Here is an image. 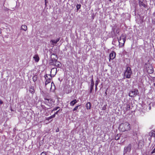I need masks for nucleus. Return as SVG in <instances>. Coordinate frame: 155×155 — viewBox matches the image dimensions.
<instances>
[{
	"label": "nucleus",
	"mask_w": 155,
	"mask_h": 155,
	"mask_svg": "<svg viewBox=\"0 0 155 155\" xmlns=\"http://www.w3.org/2000/svg\"><path fill=\"white\" fill-rule=\"evenodd\" d=\"M130 129V125L127 122L120 124L119 127V130L123 132L129 130Z\"/></svg>",
	"instance_id": "1"
},
{
	"label": "nucleus",
	"mask_w": 155,
	"mask_h": 155,
	"mask_svg": "<svg viewBox=\"0 0 155 155\" xmlns=\"http://www.w3.org/2000/svg\"><path fill=\"white\" fill-rule=\"evenodd\" d=\"M58 130H56V132H58Z\"/></svg>",
	"instance_id": "43"
},
{
	"label": "nucleus",
	"mask_w": 155,
	"mask_h": 155,
	"mask_svg": "<svg viewBox=\"0 0 155 155\" xmlns=\"http://www.w3.org/2000/svg\"><path fill=\"white\" fill-rule=\"evenodd\" d=\"M130 150V147L129 146L125 147L124 149V153H126L127 152H129Z\"/></svg>",
	"instance_id": "14"
},
{
	"label": "nucleus",
	"mask_w": 155,
	"mask_h": 155,
	"mask_svg": "<svg viewBox=\"0 0 155 155\" xmlns=\"http://www.w3.org/2000/svg\"><path fill=\"white\" fill-rule=\"evenodd\" d=\"M46 77H48V76L47 75H46V76H45V78L46 79Z\"/></svg>",
	"instance_id": "35"
},
{
	"label": "nucleus",
	"mask_w": 155,
	"mask_h": 155,
	"mask_svg": "<svg viewBox=\"0 0 155 155\" xmlns=\"http://www.w3.org/2000/svg\"><path fill=\"white\" fill-rule=\"evenodd\" d=\"M91 104L90 102H87L86 105V108L87 110H89L91 109Z\"/></svg>",
	"instance_id": "11"
},
{
	"label": "nucleus",
	"mask_w": 155,
	"mask_h": 155,
	"mask_svg": "<svg viewBox=\"0 0 155 155\" xmlns=\"http://www.w3.org/2000/svg\"><path fill=\"white\" fill-rule=\"evenodd\" d=\"M54 117H55V114H54L53 115H52L50 117H47L46 119V120H50L52 118H53Z\"/></svg>",
	"instance_id": "18"
},
{
	"label": "nucleus",
	"mask_w": 155,
	"mask_h": 155,
	"mask_svg": "<svg viewBox=\"0 0 155 155\" xmlns=\"http://www.w3.org/2000/svg\"><path fill=\"white\" fill-rule=\"evenodd\" d=\"M91 84H94V82L93 81V79H92L91 80Z\"/></svg>",
	"instance_id": "30"
},
{
	"label": "nucleus",
	"mask_w": 155,
	"mask_h": 155,
	"mask_svg": "<svg viewBox=\"0 0 155 155\" xmlns=\"http://www.w3.org/2000/svg\"><path fill=\"white\" fill-rule=\"evenodd\" d=\"M2 103H3V102L2 101H0V104H2Z\"/></svg>",
	"instance_id": "33"
},
{
	"label": "nucleus",
	"mask_w": 155,
	"mask_h": 155,
	"mask_svg": "<svg viewBox=\"0 0 155 155\" xmlns=\"http://www.w3.org/2000/svg\"><path fill=\"white\" fill-rule=\"evenodd\" d=\"M41 155H46V154H45V152H42Z\"/></svg>",
	"instance_id": "31"
},
{
	"label": "nucleus",
	"mask_w": 155,
	"mask_h": 155,
	"mask_svg": "<svg viewBox=\"0 0 155 155\" xmlns=\"http://www.w3.org/2000/svg\"><path fill=\"white\" fill-rule=\"evenodd\" d=\"M95 89H96V90L97 88H96L95 87Z\"/></svg>",
	"instance_id": "44"
},
{
	"label": "nucleus",
	"mask_w": 155,
	"mask_h": 155,
	"mask_svg": "<svg viewBox=\"0 0 155 155\" xmlns=\"http://www.w3.org/2000/svg\"><path fill=\"white\" fill-rule=\"evenodd\" d=\"M124 108L126 110H130V106L129 104H127L126 107Z\"/></svg>",
	"instance_id": "19"
},
{
	"label": "nucleus",
	"mask_w": 155,
	"mask_h": 155,
	"mask_svg": "<svg viewBox=\"0 0 155 155\" xmlns=\"http://www.w3.org/2000/svg\"><path fill=\"white\" fill-rule=\"evenodd\" d=\"M79 105H78V106H76L74 108L73 110V111H75V110H76L78 109V107H79Z\"/></svg>",
	"instance_id": "26"
},
{
	"label": "nucleus",
	"mask_w": 155,
	"mask_h": 155,
	"mask_svg": "<svg viewBox=\"0 0 155 155\" xmlns=\"http://www.w3.org/2000/svg\"><path fill=\"white\" fill-rule=\"evenodd\" d=\"M61 63L60 62H59L57 60L55 61V63H54V65L55 66L59 67L61 66Z\"/></svg>",
	"instance_id": "13"
},
{
	"label": "nucleus",
	"mask_w": 155,
	"mask_h": 155,
	"mask_svg": "<svg viewBox=\"0 0 155 155\" xmlns=\"http://www.w3.org/2000/svg\"><path fill=\"white\" fill-rule=\"evenodd\" d=\"M125 39L123 36L120 37L118 39V41L119 43L120 46L122 47L123 46L125 43Z\"/></svg>",
	"instance_id": "6"
},
{
	"label": "nucleus",
	"mask_w": 155,
	"mask_h": 155,
	"mask_svg": "<svg viewBox=\"0 0 155 155\" xmlns=\"http://www.w3.org/2000/svg\"><path fill=\"white\" fill-rule=\"evenodd\" d=\"M78 101L76 99H74V100L71 101L70 103V105L71 106H73L74 105L78 102Z\"/></svg>",
	"instance_id": "12"
},
{
	"label": "nucleus",
	"mask_w": 155,
	"mask_h": 155,
	"mask_svg": "<svg viewBox=\"0 0 155 155\" xmlns=\"http://www.w3.org/2000/svg\"><path fill=\"white\" fill-rule=\"evenodd\" d=\"M1 33V30L0 29V34Z\"/></svg>",
	"instance_id": "38"
},
{
	"label": "nucleus",
	"mask_w": 155,
	"mask_h": 155,
	"mask_svg": "<svg viewBox=\"0 0 155 155\" xmlns=\"http://www.w3.org/2000/svg\"><path fill=\"white\" fill-rule=\"evenodd\" d=\"M59 108L58 107H55L53 109V111H55L57 110L58 108Z\"/></svg>",
	"instance_id": "29"
},
{
	"label": "nucleus",
	"mask_w": 155,
	"mask_h": 155,
	"mask_svg": "<svg viewBox=\"0 0 155 155\" xmlns=\"http://www.w3.org/2000/svg\"><path fill=\"white\" fill-rule=\"evenodd\" d=\"M99 82V81H97V80L95 82V87L96 88H97V86L98 85V83Z\"/></svg>",
	"instance_id": "25"
},
{
	"label": "nucleus",
	"mask_w": 155,
	"mask_h": 155,
	"mask_svg": "<svg viewBox=\"0 0 155 155\" xmlns=\"http://www.w3.org/2000/svg\"><path fill=\"white\" fill-rule=\"evenodd\" d=\"M60 40L59 38H58L56 40H52L51 41V42L52 43L53 45L57 43V42L59 41Z\"/></svg>",
	"instance_id": "10"
},
{
	"label": "nucleus",
	"mask_w": 155,
	"mask_h": 155,
	"mask_svg": "<svg viewBox=\"0 0 155 155\" xmlns=\"http://www.w3.org/2000/svg\"><path fill=\"white\" fill-rule=\"evenodd\" d=\"M150 109H151V107H150V106L149 107V109L150 110Z\"/></svg>",
	"instance_id": "36"
},
{
	"label": "nucleus",
	"mask_w": 155,
	"mask_h": 155,
	"mask_svg": "<svg viewBox=\"0 0 155 155\" xmlns=\"http://www.w3.org/2000/svg\"><path fill=\"white\" fill-rule=\"evenodd\" d=\"M149 135L150 136H153V132L152 131L149 133Z\"/></svg>",
	"instance_id": "28"
},
{
	"label": "nucleus",
	"mask_w": 155,
	"mask_h": 155,
	"mask_svg": "<svg viewBox=\"0 0 155 155\" xmlns=\"http://www.w3.org/2000/svg\"><path fill=\"white\" fill-rule=\"evenodd\" d=\"M116 53L114 51H112L110 54V59H113L115 57Z\"/></svg>",
	"instance_id": "8"
},
{
	"label": "nucleus",
	"mask_w": 155,
	"mask_h": 155,
	"mask_svg": "<svg viewBox=\"0 0 155 155\" xmlns=\"http://www.w3.org/2000/svg\"><path fill=\"white\" fill-rule=\"evenodd\" d=\"M29 91L32 94H33L34 92V89L32 88H30Z\"/></svg>",
	"instance_id": "21"
},
{
	"label": "nucleus",
	"mask_w": 155,
	"mask_h": 155,
	"mask_svg": "<svg viewBox=\"0 0 155 155\" xmlns=\"http://www.w3.org/2000/svg\"><path fill=\"white\" fill-rule=\"evenodd\" d=\"M94 86V84H91V89H90V93L92 91L93 88V87Z\"/></svg>",
	"instance_id": "24"
},
{
	"label": "nucleus",
	"mask_w": 155,
	"mask_h": 155,
	"mask_svg": "<svg viewBox=\"0 0 155 155\" xmlns=\"http://www.w3.org/2000/svg\"><path fill=\"white\" fill-rule=\"evenodd\" d=\"M58 111H56V112H55V113L54 114H55H55H57L58 113Z\"/></svg>",
	"instance_id": "34"
},
{
	"label": "nucleus",
	"mask_w": 155,
	"mask_h": 155,
	"mask_svg": "<svg viewBox=\"0 0 155 155\" xmlns=\"http://www.w3.org/2000/svg\"><path fill=\"white\" fill-rule=\"evenodd\" d=\"M49 75L50 76V77H51V75Z\"/></svg>",
	"instance_id": "41"
},
{
	"label": "nucleus",
	"mask_w": 155,
	"mask_h": 155,
	"mask_svg": "<svg viewBox=\"0 0 155 155\" xmlns=\"http://www.w3.org/2000/svg\"><path fill=\"white\" fill-rule=\"evenodd\" d=\"M54 69H53L51 70V71H52V70Z\"/></svg>",
	"instance_id": "40"
},
{
	"label": "nucleus",
	"mask_w": 155,
	"mask_h": 155,
	"mask_svg": "<svg viewBox=\"0 0 155 155\" xmlns=\"http://www.w3.org/2000/svg\"><path fill=\"white\" fill-rule=\"evenodd\" d=\"M138 94V91L137 89H134L129 92V95L130 97H134Z\"/></svg>",
	"instance_id": "5"
},
{
	"label": "nucleus",
	"mask_w": 155,
	"mask_h": 155,
	"mask_svg": "<svg viewBox=\"0 0 155 155\" xmlns=\"http://www.w3.org/2000/svg\"><path fill=\"white\" fill-rule=\"evenodd\" d=\"M47 0H45V4H46V1Z\"/></svg>",
	"instance_id": "39"
},
{
	"label": "nucleus",
	"mask_w": 155,
	"mask_h": 155,
	"mask_svg": "<svg viewBox=\"0 0 155 155\" xmlns=\"http://www.w3.org/2000/svg\"><path fill=\"white\" fill-rule=\"evenodd\" d=\"M154 86H155V81L154 82Z\"/></svg>",
	"instance_id": "37"
},
{
	"label": "nucleus",
	"mask_w": 155,
	"mask_h": 155,
	"mask_svg": "<svg viewBox=\"0 0 155 155\" xmlns=\"http://www.w3.org/2000/svg\"><path fill=\"white\" fill-rule=\"evenodd\" d=\"M139 6L145 7L146 6V2L144 0H138Z\"/></svg>",
	"instance_id": "7"
},
{
	"label": "nucleus",
	"mask_w": 155,
	"mask_h": 155,
	"mask_svg": "<svg viewBox=\"0 0 155 155\" xmlns=\"http://www.w3.org/2000/svg\"><path fill=\"white\" fill-rule=\"evenodd\" d=\"M81 5L80 4H77L76 6V7L77 8V9L78 10L81 8Z\"/></svg>",
	"instance_id": "23"
},
{
	"label": "nucleus",
	"mask_w": 155,
	"mask_h": 155,
	"mask_svg": "<svg viewBox=\"0 0 155 155\" xmlns=\"http://www.w3.org/2000/svg\"><path fill=\"white\" fill-rule=\"evenodd\" d=\"M145 67L147 73L152 74L153 72V69L152 65L147 63L145 64Z\"/></svg>",
	"instance_id": "3"
},
{
	"label": "nucleus",
	"mask_w": 155,
	"mask_h": 155,
	"mask_svg": "<svg viewBox=\"0 0 155 155\" xmlns=\"http://www.w3.org/2000/svg\"><path fill=\"white\" fill-rule=\"evenodd\" d=\"M115 139L116 140H118L119 139V135L118 134H117L115 137Z\"/></svg>",
	"instance_id": "27"
},
{
	"label": "nucleus",
	"mask_w": 155,
	"mask_h": 155,
	"mask_svg": "<svg viewBox=\"0 0 155 155\" xmlns=\"http://www.w3.org/2000/svg\"><path fill=\"white\" fill-rule=\"evenodd\" d=\"M154 153H155V145L152 147L151 152V154H153Z\"/></svg>",
	"instance_id": "16"
},
{
	"label": "nucleus",
	"mask_w": 155,
	"mask_h": 155,
	"mask_svg": "<svg viewBox=\"0 0 155 155\" xmlns=\"http://www.w3.org/2000/svg\"><path fill=\"white\" fill-rule=\"evenodd\" d=\"M32 79H33V81L34 82H35L37 79V77L36 76H34L33 77Z\"/></svg>",
	"instance_id": "22"
},
{
	"label": "nucleus",
	"mask_w": 155,
	"mask_h": 155,
	"mask_svg": "<svg viewBox=\"0 0 155 155\" xmlns=\"http://www.w3.org/2000/svg\"><path fill=\"white\" fill-rule=\"evenodd\" d=\"M132 74V71L130 68L129 67H127L124 73V76L126 78H130L131 77Z\"/></svg>",
	"instance_id": "2"
},
{
	"label": "nucleus",
	"mask_w": 155,
	"mask_h": 155,
	"mask_svg": "<svg viewBox=\"0 0 155 155\" xmlns=\"http://www.w3.org/2000/svg\"><path fill=\"white\" fill-rule=\"evenodd\" d=\"M21 29L25 31H26L27 29V26L25 25H22L21 26Z\"/></svg>",
	"instance_id": "15"
},
{
	"label": "nucleus",
	"mask_w": 155,
	"mask_h": 155,
	"mask_svg": "<svg viewBox=\"0 0 155 155\" xmlns=\"http://www.w3.org/2000/svg\"><path fill=\"white\" fill-rule=\"evenodd\" d=\"M58 130H56V132H58Z\"/></svg>",
	"instance_id": "42"
},
{
	"label": "nucleus",
	"mask_w": 155,
	"mask_h": 155,
	"mask_svg": "<svg viewBox=\"0 0 155 155\" xmlns=\"http://www.w3.org/2000/svg\"><path fill=\"white\" fill-rule=\"evenodd\" d=\"M153 136L155 137V131H153Z\"/></svg>",
	"instance_id": "32"
},
{
	"label": "nucleus",
	"mask_w": 155,
	"mask_h": 155,
	"mask_svg": "<svg viewBox=\"0 0 155 155\" xmlns=\"http://www.w3.org/2000/svg\"><path fill=\"white\" fill-rule=\"evenodd\" d=\"M54 87V88L55 87H54V83H53V82H52L51 83V88H50V91H54V89H53L52 90V87Z\"/></svg>",
	"instance_id": "20"
},
{
	"label": "nucleus",
	"mask_w": 155,
	"mask_h": 155,
	"mask_svg": "<svg viewBox=\"0 0 155 155\" xmlns=\"http://www.w3.org/2000/svg\"><path fill=\"white\" fill-rule=\"evenodd\" d=\"M33 58L34 59L35 61L38 62L39 60V58L38 54H36L33 57Z\"/></svg>",
	"instance_id": "9"
},
{
	"label": "nucleus",
	"mask_w": 155,
	"mask_h": 155,
	"mask_svg": "<svg viewBox=\"0 0 155 155\" xmlns=\"http://www.w3.org/2000/svg\"><path fill=\"white\" fill-rule=\"evenodd\" d=\"M45 102L50 107L53 106V101L51 99H45Z\"/></svg>",
	"instance_id": "4"
},
{
	"label": "nucleus",
	"mask_w": 155,
	"mask_h": 155,
	"mask_svg": "<svg viewBox=\"0 0 155 155\" xmlns=\"http://www.w3.org/2000/svg\"><path fill=\"white\" fill-rule=\"evenodd\" d=\"M51 82V80L49 78V79H47L46 80L45 82V85L46 86L48 84L50 83Z\"/></svg>",
	"instance_id": "17"
}]
</instances>
